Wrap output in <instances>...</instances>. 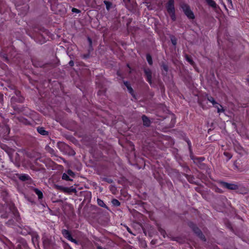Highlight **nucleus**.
<instances>
[{"mask_svg": "<svg viewBox=\"0 0 249 249\" xmlns=\"http://www.w3.org/2000/svg\"><path fill=\"white\" fill-rule=\"evenodd\" d=\"M166 8L172 20L173 21H175L176 20V16L175 15L174 0H169L166 3Z\"/></svg>", "mask_w": 249, "mask_h": 249, "instance_id": "obj_2", "label": "nucleus"}, {"mask_svg": "<svg viewBox=\"0 0 249 249\" xmlns=\"http://www.w3.org/2000/svg\"><path fill=\"white\" fill-rule=\"evenodd\" d=\"M224 155L228 158V160H230L232 157L231 154L228 152H225Z\"/></svg>", "mask_w": 249, "mask_h": 249, "instance_id": "obj_33", "label": "nucleus"}, {"mask_svg": "<svg viewBox=\"0 0 249 249\" xmlns=\"http://www.w3.org/2000/svg\"><path fill=\"white\" fill-rule=\"evenodd\" d=\"M111 203L112 205L115 207H118L121 205V203L119 201V200L115 198L112 199Z\"/></svg>", "mask_w": 249, "mask_h": 249, "instance_id": "obj_19", "label": "nucleus"}, {"mask_svg": "<svg viewBox=\"0 0 249 249\" xmlns=\"http://www.w3.org/2000/svg\"><path fill=\"white\" fill-rule=\"evenodd\" d=\"M67 174L70 176V177H72V178H74L75 176V173L71 170L70 169H69L68 171H67Z\"/></svg>", "mask_w": 249, "mask_h": 249, "instance_id": "obj_28", "label": "nucleus"}, {"mask_svg": "<svg viewBox=\"0 0 249 249\" xmlns=\"http://www.w3.org/2000/svg\"><path fill=\"white\" fill-rule=\"evenodd\" d=\"M215 108H216L217 109V107H219L218 106H217V105H215L214 106H213Z\"/></svg>", "mask_w": 249, "mask_h": 249, "instance_id": "obj_52", "label": "nucleus"}, {"mask_svg": "<svg viewBox=\"0 0 249 249\" xmlns=\"http://www.w3.org/2000/svg\"><path fill=\"white\" fill-rule=\"evenodd\" d=\"M143 232L145 234H146V231L144 230H143Z\"/></svg>", "mask_w": 249, "mask_h": 249, "instance_id": "obj_54", "label": "nucleus"}, {"mask_svg": "<svg viewBox=\"0 0 249 249\" xmlns=\"http://www.w3.org/2000/svg\"><path fill=\"white\" fill-rule=\"evenodd\" d=\"M32 189L37 195L39 199H41L43 198V193L40 190L37 188L34 187H33Z\"/></svg>", "mask_w": 249, "mask_h": 249, "instance_id": "obj_13", "label": "nucleus"}, {"mask_svg": "<svg viewBox=\"0 0 249 249\" xmlns=\"http://www.w3.org/2000/svg\"><path fill=\"white\" fill-rule=\"evenodd\" d=\"M42 32L43 33H45V34H47L48 33V31H47L46 29H42Z\"/></svg>", "mask_w": 249, "mask_h": 249, "instance_id": "obj_47", "label": "nucleus"}, {"mask_svg": "<svg viewBox=\"0 0 249 249\" xmlns=\"http://www.w3.org/2000/svg\"><path fill=\"white\" fill-rule=\"evenodd\" d=\"M181 7L185 15L189 19H193L195 18V16L194 15V13L191 10L190 6L188 4L183 3L181 4Z\"/></svg>", "mask_w": 249, "mask_h": 249, "instance_id": "obj_4", "label": "nucleus"}, {"mask_svg": "<svg viewBox=\"0 0 249 249\" xmlns=\"http://www.w3.org/2000/svg\"><path fill=\"white\" fill-rule=\"evenodd\" d=\"M123 1L126 5L130 2V0H123Z\"/></svg>", "mask_w": 249, "mask_h": 249, "instance_id": "obj_46", "label": "nucleus"}, {"mask_svg": "<svg viewBox=\"0 0 249 249\" xmlns=\"http://www.w3.org/2000/svg\"><path fill=\"white\" fill-rule=\"evenodd\" d=\"M43 243L45 249H49L54 244L53 242L48 238L43 239Z\"/></svg>", "mask_w": 249, "mask_h": 249, "instance_id": "obj_8", "label": "nucleus"}, {"mask_svg": "<svg viewBox=\"0 0 249 249\" xmlns=\"http://www.w3.org/2000/svg\"><path fill=\"white\" fill-rule=\"evenodd\" d=\"M228 2L230 3L231 4L232 3V2H231V0H227Z\"/></svg>", "mask_w": 249, "mask_h": 249, "instance_id": "obj_51", "label": "nucleus"}, {"mask_svg": "<svg viewBox=\"0 0 249 249\" xmlns=\"http://www.w3.org/2000/svg\"><path fill=\"white\" fill-rule=\"evenodd\" d=\"M142 120L143 121V125H144L145 126H150L151 122H150V120L149 119V118L145 115H143L142 116Z\"/></svg>", "mask_w": 249, "mask_h": 249, "instance_id": "obj_12", "label": "nucleus"}, {"mask_svg": "<svg viewBox=\"0 0 249 249\" xmlns=\"http://www.w3.org/2000/svg\"><path fill=\"white\" fill-rule=\"evenodd\" d=\"M16 176L19 180H20L21 181H25L31 180V177L28 175H27V174H17L16 175Z\"/></svg>", "mask_w": 249, "mask_h": 249, "instance_id": "obj_9", "label": "nucleus"}, {"mask_svg": "<svg viewBox=\"0 0 249 249\" xmlns=\"http://www.w3.org/2000/svg\"><path fill=\"white\" fill-rule=\"evenodd\" d=\"M88 42L89 43V45L91 46V45H92V40H91V39L90 37H89L88 38Z\"/></svg>", "mask_w": 249, "mask_h": 249, "instance_id": "obj_42", "label": "nucleus"}, {"mask_svg": "<svg viewBox=\"0 0 249 249\" xmlns=\"http://www.w3.org/2000/svg\"><path fill=\"white\" fill-rule=\"evenodd\" d=\"M14 220L12 219H9L6 223V224L8 226H12L14 225Z\"/></svg>", "mask_w": 249, "mask_h": 249, "instance_id": "obj_32", "label": "nucleus"}, {"mask_svg": "<svg viewBox=\"0 0 249 249\" xmlns=\"http://www.w3.org/2000/svg\"><path fill=\"white\" fill-rule=\"evenodd\" d=\"M2 57L3 58V59L6 61H8V57L7 56V55L6 54H3L2 55Z\"/></svg>", "mask_w": 249, "mask_h": 249, "instance_id": "obj_40", "label": "nucleus"}, {"mask_svg": "<svg viewBox=\"0 0 249 249\" xmlns=\"http://www.w3.org/2000/svg\"><path fill=\"white\" fill-rule=\"evenodd\" d=\"M187 143H188V147H189V150H190V157L192 159H194L193 158V157L191 156V155L193 154V152H192V149H191V142L189 140H188L186 141Z\"/></svg>", "mask_w": 249, "mask_h": 249, "instance_id": "obj_27", "label": "nucleus"}, {"mask_svg": "<svg viewBox=\"0 0 249 249\" xmlns=\"http://www.w3.org/2000/svg\"><path fill=\"white\" fill-rule=\"evenodd\" d=\"M16 249H22L21 245L18 244L16 247Z\"/></svg>", "mask_w": 249, "mask_h": 249, "instance_id": "obj_45", "label": "nucleus"}, {"mask_svg": "<svg viewBox=\"0 0 249 249\" xmlns=\"http://www.w3.org/2000/svg\"><path fill=\"white\" fill-rule=\"evenodd\" d=\"M171 41L173 45L176 46L177 44V38L173 36L170 37Z\"/></svg>", "mask_w": 249, "mask_h": 249, "instance_id": "obj_29", "label": "nucleus"}, {"mask_svg": "<svg viewBox=\"0 0 249 249\" xmlns=\"http://www.w3.org/2000/svg\"><path fill=\"white\" fill-rule=\"evenodd\" d=\"M89 54H84L83 56H82V57L84 58H89Z\"/></svg>", "mask_w": 249, "mask_h": 249, "instance_id": "obj_44", "label": "nucleus"}, {"mask_svg": "<svg viewBox=\"0 0 249 249\" xmlns=\"http://www.w3.org/2000/svg\"><path fill=\"white\" fill-rule=\"evenodd\" d=\"M103 180L108 183H112L113 182V180L111 179V178H104L103 179Z\"/></svg>", "mask_w": 249, "mask_h": 249, "instance_id": "obj_31", "label": "nucleus"}, {"mask_svg": "<svg viewBox=\"0 0 249 249\" xmlns=\"http://www.w3.org/2000/svg\"><path fill=\"white\" fill-rule=\"evenodd\" d=\"M103 93V92L101 91H99L98 92V94L100 95L101 94Z\"/></svg>", "mask_w": 249, "mask_h": 249, "instance_id": "obj_50", "label": "nucleus"}, {"mask_svg": "<svg viewBox=\"0 0 249 249\" xmlns=\"http://www.w3.org/2000/svg\"><path fill=\"white\" fill-rule=\"evenodd\" d=\"M62 178L64 180L68 181L72 180L70 178V176L67 174V173H64L62 175Z\"/></svg>", "mask_w": 249, "mask_h": 249, "instance_id": "obj_23", "label": "nucleus"}, {"mask_svg": "<svg viewBox=\"0 0 249 249\" xmlns=\"http://www.w3.org/2000/svg\"><path fill=\"white\" fill-rule=\"evenodd\" d=\"M56 188L58 190H60L63 192H65V187H63L62 186L56 185Z\"/></svg>", "mask_w": 249, "mask_h": 249, "instance_id": "obj_30", "label": "nucleus"}, {"mask_svg": "<svg viewBox=\"0 0 249 249\" xmlns=\"http://www.w3.org/2000/svg\"><path fill=\"white\" fill-rule=\"evenodd\" d=\"M70 241H71V242L75 243L76 245L78 244V242L76 240H75V239H73L72 237H71V239H70Z\"/></svg>", "mask_w": 249, "mask_h": 249, "instance_id": "obj_38", "label": "nucleus"}, {"mask_svg": "<svg viewBox=\"0 0 249 249\" xmlns=\"http://www.w3.org/2000/svg\"><path fill=\"white\" fill-rule=\"evenodd\" d=\"M127 231H128L130 233H131V234H133V233H132V232H131V231L130 229L129 228H127Z\"/></svg>", "mask_w": 249, "mask_h": 249, "instance_id": "obj_49", "label": "nucleus"}, {"mask_svg": "<svg viewBox=\"0 0 249 249\" xmlns=\"http://www.w3.org/2000/svg\"><path fill=\"white\" fill-rule=\"evenodd\" d=\"M16 119L18 120L19 123L26 125H32L33 123H34V121L33 120H32V121H30L27 119L26 118H24L23 117H17L16 118Z\"/></svg>", "mask_w": 249, "mask_h": 249, "instance_id": "obj_7", "label": "nucleus"}, {"mask_svg": "<svg viewBox=\"0 0 249 249\" xmlns=\"http://www.w3.org/2000/svg\"><path fill=\"white\" fill-rule=\"evenodd\" d=\"M23 98L22 97H19L18 99L17 100V101L20 103H22L23 101Z\"/></svg>", "mask_w": 249, "mask_h": 249, "instance_id": "obj_41", "label": "nucleus"}, {"mask_svg": "<svg viewBox=\"0 0 249 249\" xmlns=\"http://www.w3.org/2000/svg\"><path fill=\"white\" fill-rule=\"evenodd\" d=\"M220 184L222 187L229 190H236L238 189L237 185L233 183H230L224 181H220Z\"/></svg>", "mask_w": 249, "mask_h": 249, "instance_id": "obj_5", "label": "nucleus"}, {"mask_svg": "<svg viewBox=\"0 0 249 249\" xmlns=\"http://www.w3.org/2000/svg\"><path fill=\"white\" fill-rule=\"evenodd\" d=\"M13 108L15 111H17L18 113L21 112L23 110V107H19L17 106H13Z\"/></svg>", "mask_w": 249, "mask_h": 249, "instance_id": "obj_26", "label": "nucleus"}, {"mask_svg": "<svg viewBox=\"0 0 249 249\" xmlns=\"http://www.w3.org/2000/svg\"><path fill=\"white\" fill-rule=\"evenodd\" d=\"M69 64L70 66L72 67L74 65V62L72 60H71L69 62Z\"/></svg>", "mask_w": 249, "mask_h": 249, "instance_id": "obj_43", "label": "nucleus"}, {"mask_svg": "<svg viewBox=\"0 0 249 249\" xmlns=\"http://www.w3.org/2000/svg\"><path fill=\"white\" fill-rule=\"evenodd\" d=\"M207 99L209 102L213 104V106L218 105V103L215 101L213 97H208Z\"/></svg>", "mask_w": 249, "mask_h": 249, "instance_id": "obj_22", "label": "nucleus"}, {"mask_svg": "<svg viewBox=\"0 0 249 249\" xmlns=\"http://www.w3.org/2000/svg\"><path fill=\"white\" fill-rule=\"evenodd\" d=\"M185 58H186V60L190 63V64H191V65L194 64V62L190 56H189L187 54H186Z\"/></svg>", "mask_w": 249, "mask_h": 249, "instance_id": "obj_24", "label": "nucleus"}, {"mask_svg": "<svg viewBox=\"0 0 249 249\" xmlns=\"http://www.w3.org/2000/svg\"><path fill=\"white\" fill-rule=\"evenodd\" d=\"M124 85L126 86V87L127 88L128 91L130 93H132L133 92V89L131 88V87L130 86L129 83L127 82V81H125V82H124Z\"/></svg>", "mask_w": 249, "mask_h": 249, "instance_id": "obj_16", "label": "nucleus"}, {"mask_svg": "<svg viewBox=\"0 0 249 249\" xmlns=\"http://www.w3.org/2000/svg\"><path fill=\"white\" fill-rule=\"evenodd\" d=\"M16 95H17V96H18V95H20V91H16Z\"/></svg>", "mask_w": 249, "mask_h": 249, "instance_id": "obj_48", "label": "nucleus"}, {"mask_svg": "<svg viewBox=\"0 0 249 249\" xmlns=\"http://www.w3.org/2000/svg\"><path fill=\"white\" fill-rule=\"evenodd\" d=\"M207 3L212 8L215 9L217 8V4L213 0H205Z\"/></svg>", "mask_w": 249, "mask_h": 249, "instance_id": "obj_14", "label": "nucleus"}, {"mask_svg": "<svg viewBox=\"0 0 249 249\" xmlns=\"http://www.w3.org/2000/svg\"><path fill=\"white\" fill-rule=\"evenodd\" d=\"M220 107H221V108H220L219 107H217V112L218 113L223 112L225 111V110L223 108V107L221 105H220Z\"/></svg>", "mask_w": 249, "mask_h": 249, "instance_id": "obj_37", "label": "nucleus"}, {"mask_svg": "<svg viewBox=\"0 0 249 249\" xmlns=\"http://www.w3.org/2000/svg\"><path fill=\"white\" fill-rule=\"evenodd\" d=\"M162 69L165 71H167L168 70V66L165 64H163L161 66Z\"/></svg>", "mask_w": 249, "mask_h": 249, "instance_id": "obj_35", "label": "nucleus"}, {"mask_svg": "<svg viewBox=\"0 0 249 249\" xmlns=\"http://www.w3.org/2000/svg\"><path fill=\"white\" fill-rule=\"evenodd\" d=\"M37 132L43 136H48L49 132L45 129V128L42 126H38L36 128Z\"/></svg>", "mask_w": 249, "mask_h": 249, "instance_id": "obj_10", "label": "nucleus"}, {"mask_svg": "<svg viewBox=\"0 0 249 249\" xmlns=\"http://www.w3.org/2000/svg\"><path fill=\"white\" fill-rule=\"evenodd\" d=\"M191 156L193 157V158L194 159L193 160H195V158L192 155H191ZM195 159H196L199 162H201L204 160L205 158L204 157H200L195 158Z\"/></svg>", "mask_w": 249, "mask_h": 249, "instance_id": "obj_34", "label": "nucleus"}, {"mask_svg": "<svg viewBox=\"0 0 249 249\" xmlns=\"http://www.w3.org/2000/svg\"><path fill=\"white\" fill-rule=\"evenodd\" d=\"M144 73L145 74V76L146 77V80L147 82L149 83V84L150 85H152V71L151 70L148 68H144L143 69Z\"/></svg>", "mask_w": 249, "mask_h": 249, "instance_id": "obj_6", "label": "nucleus"}, {"mask_svg": "<svg viewBox=\"0 0 249 249\" xmlns=\"http://www.w3.org/2000/svg\"><path fill=\"white\" fill-rule=\"evenodd\" d=\"M53 152V149H51V151H50V153H52Z\"/></svg>", "mask_w": 249, "mask_h": 249, "instance_id": "obj_53", "label": "nucleus"}, {"mask_svg": "<svg viewBox=\"0 0 249 249\" xmlns=\"http://www.w3.org/2000/svg\"><path fill=\"white\" fill-rule=\"evenodd\" d=\"M104 3L106 6V9L107 10H109L112 5V3L107 0H104Z\"/></svg>", "mask_w": 249, "mask_h": 249, "instance_id": "obj_21", "label": "nucleus"}, {"mask_svg": "<svg viewBox=\"0 0 249 249\" xmlns=\"http://www.w3.org/2000/svg\"><path fill=\"white\" fill-rule=\"evenodd\" d=\"M185 177L187 179L188 181L190 182L191 183H195V178L193 176L191 175H188L187 174H185Z\"/></svg>", "mask_w": 249, "mask_h": 249, "instance_id": "obj_17", "label": "nucleus"}, {"mask_svg": "<svg viewBox=\"0 0 249 249\" xmlns=\"http://www.w3.org/2000/svg\"><path fill=\"white\" fill-rule=\"evenodd\" d=\"M158 230L161 235H162L163 236H165V234H166L165 230L162 229L159 225H158Z\"/></svg>", "mask_w": 249, "mask_h": 249, "instance_id": "obj_25", "label": "nucleus"}, {"mask_svg": "<svg viewBox=\"0 0 249 249\" xmlns=\"http://www.w3.org/2000/svg\"><path fill=\"white\" fill-rule=\"evenodd\" d=\"M49 249H59V247H58L55 244H54L52 247H51Z\"/></svg>", "mask_w": 249, "mask_h": 249, "instance_id": "obj_39", "label": "nucleus"}, {"mask_svg": "<svg viewBox=\"0 0 249 249\" xmlns=\"http://www.w3.org/2000/svg\"><path fill=\"white\" fill-rule=\"evenodd\" d=\"M71 11L73 12V13H79L81 12V11L79 9H77L75 8H73L71 10Z\"/></svg>", "mask_w": 249, "mask_h": 249, "instance_id": "obj_36", "label": "nucleus"}, {"mask_svg": "<svg viewBox=\"0 0 249 249\" xmlns=\"http://www.w3.org/2000/svg\"><path fill=\"white\" fill-rule=\"evenodd\" d=\"M62 234L63 235V236L67 239L68 240H70L71 239V234L70 232L66 229H63L61 231Z\"/></svg>", "mask_w": 249, "mask_h": 249, "instance_id": "obj_11", "label": "nucleus"}, {"mask_svg": "<svg viewBox=\"0 0 249 249\" xmlns=\"http://www.w3.org/2000/svg\"><path fill=\"white\" fill-rule=\"evenodd\" d=\"M111 188L115 189V187L114 186H111Z\"/></svg>", "mask_w": 249, "mask_h": 249, "instance_id": "obj_55", "label": "nucleus"}, {"mask_svg": "<svg viewBox=\"0 0 249 249\" xmlns=\"http://www.w3.org/2000/svg\"><path fill=\"white\" fill-rule=\"evenodd\" d=\"M97 204L101 207H103L107 210H109L108 207L105 204L104 201L100 198H97Z\"/></svg>", "mask_w": 249, "mask_h": 249, "instance_id": "obj_15", "label": "nucleus"}, {"mask_svg": "<svg viewBox=\"0 0 249 249\" xmlns=\"http://www.w3.org/2000/svg\"><path fill=\"white\" fill-rule=\"evenodd\" d=\"M76 192V190L75 188H72V187H65V191L64 193H75Z\"/></svg>", "mask_w": 249, "mask_h": 249, "instance_id": "obj_18", "label": "nucleus"}, {"mask_svg": "<svg viewBox=\"0 0 249 249\" xmlns=\"http://www.w3.org/2000/svg\"><path fill=\"white\" fill-rule=\"evenodd\" d=\"M190 227L192 229L196 234L202 240L205 241L206 238L201 231L193 223H190L189 224Z\"/></svg>", "mask_w": 249, "mask_h": 249, "instance_id": "obj_3", "label": "nucleus"}, {"mask_svg": "<svg viewBox=\"0 0 249 249\" xmlns=\"http://www.w3.org/2000/svg\"><path fill=\"white\" fill-rule=\"evenodd\" d=\"M146 60L150 65L153 64L152 58L150 54H146Z\"/></svg>", "mask_w": 249, "mask_h": 249, "instance_id": "obj_20", "label": "nucleus"}, {"mask_svg": "<svg viewBox=\"0 0 249 249\" xmlns=\"http://www.w3.org/2000/svg\"><path fill=\"white\" fill-rule=\"evenodd\" d=\"M5 212L0 215L1 218H8L14 217L18 222L20 220L19 213L13 204H6L4 206Z\"/></svg>", "mask_w": 249, "mask_h": 249, "instance_id": "obj_1", "label": "nucleus"}]
</instances>
